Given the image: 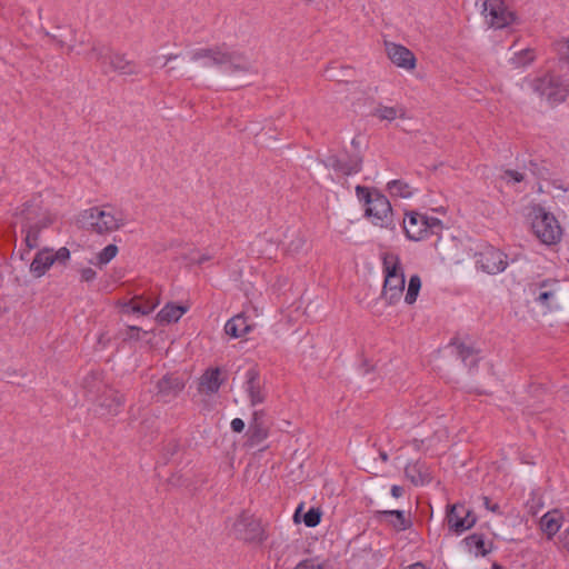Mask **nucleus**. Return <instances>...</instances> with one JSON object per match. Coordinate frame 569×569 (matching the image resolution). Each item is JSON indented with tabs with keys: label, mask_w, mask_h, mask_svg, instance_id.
<instances>
[{
	"label": "nucleus",
	"mask_w": 569,
	"mask_h": 569,
	"mask_svg": "<svg viewBox=\"0 0 569 569\" xmlns=\"http://www.w3.org/2000/svg\"><path fill=\"white\" fill-rule=\"evenodd\" d=\"M252 328L253 323H250L248 317L241 312L227 321L224 331L232 338H240L249 333Z\"/></svg>",
	"instance_id": "obj_23"
},
{
	"label": "nucleus",
	"mask_w": 569,
	"mask_h": 569,
	"mask_svg": "<svg viewBox=\"0 0 569 569\" xmlns=\"http://www.w3.org/2000/svg\"><path fill=\"white\" fill-rule=\"evenodd\" d=\"M306 243L305 237L298 232L297 237L288 243L287 250L291 253L299 252Z\"/></svg>",
	"instance_id": "obj_40"
},
{
	"label": "nucleus",
	"mask_w": 569,
	"mask_h": 569,
	"mask_svg": "<svg viewBox=\"0 0 569 569\" xmlns=\"http://www.w3.org/2000/svg\"><path fill=\"white\" fill-rule=\"evenodd\" d=\"M446 519L449 529L458 535L469 530L477 522L476 515L463 505L451 506L447 511Z\"/></svg>",
	"instance_id": "obj_13"
},
{
	"label": "nucleus",
	"mask_w": 569,
	"mask_h": 569,
	"mask_svg": "<svg viewBox=\"0 0 569 569\" xmlns=\"http://www.w3.org/2000/svg\"><path fill=\"white\" fill-rule=\"evenodd\" d=\"M23 207H24V208H23V210H22V212H21V213H22V214H26V219H27V220H30V217L28 216V211H29V209L31 208V204L26 203Z\"/></svg>",
	"instance_id": "obj_52"
},
{
	"label": "nucleus",
	"mask_w": 569,
	"mask_h": 569,
	"mask_svg": "<svg viewBox=\"0 0 569 569\" xmlns=\"http://www.w3.org/2000/svg\"><path fill=\"white\" fill-rule=\"evenodd\" d=\"M452 345L456 346L457 353H458L459 358L466 365H468L470 367L476 366L477 361L473 359L470 362H468V360L476 355V350L472 347L467 346L463 342H459L458 340H453Z\"/></svg>",
	"instance_id": "obj_34"
},
{
	"label": "nucleus",
	"mask_w": 569,
	"mask_h": 569,
	"mask_svg": "<svg viewBox=\"0 0 569 569\" xmlns=\"http://www.w3.org/2000/svg\"><path fill=\"white\" fill-rule=\"evenodd\" d=\"M385 47L388 58L397 67L406 70L416 68L417 59L411 50L405 46L388 41L385 42Z\"/></svg>",
	"instance_id": "obj_18"
},
{
	"label": "nucleus",
	"mask_w": 569,
	"mask_h": 569,
	"mask_svg": "<svg viewBox=\"0 0 569 569\" xmlns=\"http://www.w3.org/2000/svg\"><path fill=\"white\" fill-rule=\"evenodd\" d=\"M52 250L42 249L37 252L30 264V271L37 278L42 277L49 268L53 264Z\"/></svg>",
	"instance_id": "obj_26"
},
{
	"label": "nucleus",
	"mask_w": 569,
	"mask_h": 569,
	"mask_svg": "<svg viewBox=\"0 0 569 569\" xmlns=\"http://www.w3.org/2000/svg\"><path fill=\"white\" fill-rule=\"evenodd\" d=\"M46 226V223L40 224L38 222L23 226V231H26V243L28 248L33 249L38 246L39 233Z\"/></svg>",
	"instance_id": "obj_31"
},
{
	"label": "nucleus",
	"mask_w": 569,
	"mask_h": 569,
	"mask_svg": "<svg viewBox=\"0 0 569 569\" xmlns=\"http://www.w3.org/2000/svg\"><path fill=\"white\" fill-rule=\"evenodd\" d=\"M405 475L416 486L423 485L428 477L425 465L420 461L409 462L405 467Z\"/></svg>",
	"instance_id": "obj_30"
},
{
	"label": "nucleus",
	"mask_w": 569,
	"mask_h": 569,
	"mask_svg": "<svg viewBox=\"0 0 569 569\" xmlns=\"http://www.w3.org/2000/svg\"><path fill=\"white\" fill-rule=\"evenodd\" d=\"M536 59V53L533 49H525L518 52L513 58V63L517 67H526L533 62Z\"/></svg>",
	"instance_id": "obj_38"
},
{
	"label": "nucleus",
	"mask_w": 569,
	"mask_h": 569,
	"mask_svg": "<svg viewBox=\"0 0 569 569\" xmlns=\"http://www.w3.org/2000/svg\"><path fill=\"white\" fill-rule=\"evenodd\" d=\"M531 88L535 92L546 97L551 103L563 102L569 96V84L559 76L549 72L533 79L531 81Z\"/></svg>",
	"instance_id": "obj_8"
},
{
	"label": "nucleus",
	"mask_w": 569,
	"mask_h": 569,
	"mask_svg": "<svg viewBox=\"0 0 569 569\" xmlns=\"http://www.w3.org/2000/svg\"><path fill=\"white\" fill-rule=\"evenodd\" d=\"M187 307L173 303H167L157 315V320L161 325L177 322L186 312Z\"/></svg>",
	"instance_id": "obj_27"
},
{
	"label": "nucleus",
	"mask_w": 569,
	"mask_h": 569,
	"mask_svg": "<svg viewBox=\"0 0 569 569\" xmlns=\"http://www.w3.org/2000/svg\"><path fill=\"white\" fill-rule=\"evenodd\" d=\"M408 219H403L402 227L406 237L409 240L421 241L426 239L425 233V214L411 211L407 213Z\"/></svg>",
	"instance_id": "obj_19"
},
{
	"label": "nucleus",
	"mask_w": 569,
	"mask_h": 569,
	"mask_svg": "<svg viewBox=\"0 0 569 569\" xmlns=\"http://www.w3.org/2000/svg\"><path fill=\"white\" fill-rule=\"evenodd\" d=\"M184 387L186 380L180 373H166L156 383L154 397L157 401L167 403L177 398Z\"/></svg>",
	"instance_id": "obj_12"
},
{
	"label": "nucleus",
	"mask_w": 569,
	"mask_h": 569,
	"mask_svg": "<svg viewBox=\"0 0 569 569\" xmlns=\"http://www.w3.org/2000/svg\"><path fill=\"white\" fill-rule=\"evenodd\" d=\"M483 506L487 510L497 513L502 515V511L500 510V506L498 503H492L489 497H482Z\"/></svg>",
	"instance_id": "obj_45"
},
{
	"label": "nucleus",
	"mask_w": 569,
	"mask_h": 569,
	"mask_svg": "<svg viewBox=\"0 0 569 569\" xmlns=\"http://www.w3.org/2000/svg\"><path fill=\"white\" fill-rule=\"evenodd\" d=\"M552 46L559 60L566 62L569 66V38H562L558 41H555Z\"/></svg>",
	"instance_id": "obj_37"
},
{
	"label": "nucleus",
	"mask_w": 569,
	"mask_h": 569,
	"mask_svg": "<svg viewBox=\"0 0 569 569\" xmlns=\"http://www.w3.org/2000/svg\"><path fill=\"white\" fill-rule=\"evenodd\" d=\"M130 330H131V331H139V330H140V328H138V327H130Z\"/></svg>",
	"instance_id": "obj_57"
},
{
	"label": "nucleus",
	"mask_w": 569,
	"mask_h": 569,
	"mask_svg": "<svg viewBox=\"0 0 569 569\" xmlns=\"http://www.w3.org/2000/svg\"><path fill=\"white\" fill-rule=\"evenodd\" d=\"M83 389L86 391V397L88 400L93 401V399L101 393V391L108 386L102 378L101 372L91 371L83 379Z\"/></svg>",
	"instance_id": "obj_25"
},
{
	"label": "nucleus",
	"mask_w": 569,
	"mask_h": 569,
	"mask_svg": "<svg viewBox=\"0 0 569 569\" xmlns=\"http://www.w3.org/2000/svg\"><path fill=\"white\" fill-rule=\"evenodd\" d=\"M421 288V279L418 274H413L409 279V284L407 289V293L405 296V301L408 305H412L416 302L417 297L419 295Z\"/></svg>",
	"instance_id": "obj_33"
},
{
	"label": "nucleus",
	"mask_w": 569,
	"mask_h": 569,
	"mask_svg": "<svg viewBox=\"0 0 569 569\" xmlns=\"http://www.w3.org/2000/svg\"><path fill=\"white\" fill-rule=\"evenodd\" d=\"M376 519L388 523L396 531H405L412 526L410 517L402 510H379L376 511Z\"/></svg>",
	"instance_id": "obj_20"
},
{
	"label": "nucleus",
	"mask_w": 569,
	"mask_h": 569,
	"mask_svg": "<svg viewBox=\"0 0 569 569\" xmlns=\"http://www.w3.org/2000/svg\"><path fill=\"white\" fill-rule=\"evenodd\" d=\"M266 413L263 410H256L246 432L244 446L253 448L264 441L269 436V427L264 422Z\"/></svg>",
	"instance_id": "obj_15"
},
{
	"label": "nucleus",
	"mask_w": 569,
	"mask_h": 569,
	"mask_svg": "<svg viewBox=\"0 0 569 569\" xmlns=\"http://www.w3.org/2000/svg\"><path fill=\"white\" fill-rule=\"evenodd\" d=\"M234 528L239 537L246 542L262 543L268 537L261 520L247 512L239 516Z\"/></svg>",
	"instance_id": "obj_10"
},
{
	"label": "nucleus",
	"mask_w": 569,
	"mask_h": 569,
	"mask_svg": "<svg viewBox=\"0 0 569 569\" xmlns=\"http://www.w3.org/2000/svg\"><path fill=\"white\" fill-rule=\"evenodd\" d=\"M425 233H426V239L430 236V234H437L439 236L440 232L443 230V223L440 219L438 218H435V217H428L425 214Z\"/></svg>",
	"instance_id": "obj_36"
},
{
	"label": "nucleus",
	"mask_w": 569,
	"mask_h": 569,
	"mask_svg": "<svg viewBox=\"0 0 569 569\" xmlns=\"http://www.w3.org/2000/svg\"><path fill=\"white\" fill-rule=\"evenodd\" d=\"M560 516L557 510H552L543 515L540 519V528L550 539L560 529Z\"/></svg>",
	"instance_id": "obj_29"
},
{
	"label": "nucleus",
	"mask_w": 569,
	"mask_h": 569,
	"mask_svg": "<svg viewBox=\"0 0 569 569\" xmlns=\"http://www.w3.org/2000/svg\"><path fill=\"white\" fill-rule=\"evenodd\" d=\"M529 291L535 302L549 311L559 308L568 295L563 282L553 278L531 283Z\"/></svg>",
	"instance_id": "obj_6"
},
{
	"label": "nucleus",
	"mask_w": 569,
	"mask_h": 569,
	"mask_svg": "<svg viewBox=\"0 0 569 569\" xmlns=\"http://www.w3.org/2000/svg\"><path fill=\"white\" fill-rule=\"evenodd\" d=\"M402 493H403L402 487L396 486V485L391 487L392 497L400 498L402 496Z\"/></svg>",
	"instance_id": "obj_49"
},
{
	"label": "nucleus",
	"mask_w": 569,
	"mask_h": 569,
	"mask_svg": "<svg viewBox=\"0 0 569 569\" xmlns=\"http://www.w3.org/2000/svg\"><path fill=\"white\" fill-rule=\"evenodd\" d=\"M560 541L566 550L569 551V528H567L560 536Z\"/></svg>",
	"instance_id": "obj_48"
},
{
	"label": "nucleus",
	"mask_w": 569,
	"mask_h": 569,
	"mask_svg": "<svg viewBox=\"0 0 569 569\" xmlns=\"http://www.w3.org/2000/svg\"><path fill=\"white\" fill-rule=\"evenodd\" d=\"M385 281L381 299L392 306L400 301L405 290V273L398 254L386 252L382 256Z\"/></svg>",
	"instance_id": "obj_3"
},
{
	"label": "nucleus",
	"mask_w": 569,
	"mask_h": 569,
	"mask_svg": "<svg viewBox=\"0 0 569 569\" xmlns=\"http://www.w3.org/2000/svg\"><path fill=\"white\" fill-rule=\"evenodd\" d=\"M160 303L159 298L156 293H150L149 296H134L128 303L124 305L127 311L133 313L149 315L151 313Z\"/></svg>",
	"instance_id": "obj_21"
},
{
	"label": "nucleus",
	"mask_w": 569,
	"mask_h": 569,
	"mask_svg": "<svg viewBox=\"0 0 569 569\" xmlns=\"http://www.w3.org/2000/svg\"><path fill=\"white\" fill-rule=\"evenodd\" d=\"M107 208H111V206L104 204L84 210L80 216L82 227L98 234H108L123 227L124 219L122 214L116 216L107 211Z\"/></svg>",
	"instance_id": "obj_5"
},
{
	"label": "nucleus",
	"mask_w": 569,
	"mask_h": 569,
	"mask_svg": "<svg viewBox=\"0 0 569 569\" xmlns=\"http://www.w3.org/2000/svg\"><path fill=\"white\" fill-rule=\"evenodd\" d=\"M407 569H428L422 562H416L407 567Z\"/></svg>",
	"instance_id": "obj_51"
},
{
	"label": "nucleus",
	"mask_w": 569,
	"mask_h": 569,
	"mask_svg": "<svg viewBox=\"0 0 569 569\" xmlns=\"http://www.w3.org/2000/svg\"><path fill=\"white\" fill-rule=\"evenodd\" d=\"M119 249L116 244L111 243L104 247L97 256V264L102 267L109 263L118 253Z\"/></svg>",
	"instance_id": "obj_35"
},
{
	"label": "nucleus",
	"mask_w": 569,
	"mask_h": 569,
	"mask_svg": "<svg viewBox=\"0 0 569 569\" xmlns=\"http://www.w3.org/2000/svg\"><path fill=\"white\" fill-rule=\"evenodd\" d=\"M52 258H53V262L57 261L59 263L66 264V262L70 258V251L68 248L61 247L56 252L52 251Z\"/></svg>",
	"instance_id": "obj_41"
},
{
	"label": "nucleus",
	"mask_w": 569,
	"mask_h": 569,
	"mask_svg": "<svg viewBox=\"0 0 569 569\" xmlns=\"http://www.w3.org/2000/svg\"><path fill=\"white\" fill-rule=\"evenodd\" d=\"M89 54L96 59L106 74L117 72L121 76H138L140 73L138 62L129 59L126 53L113 51L103 44L93 43Z\"/></svg>",
	"instance_id": "obj_4"
},
{
	"label": "nucleus",
	"mask_w": 569,
	"mask_h": 569,
	"mask_svg": "<svg viewBox=\"0 0 569 569\" xmlns=\"http://www.w3.org/2000/svg\"><path fill=\"white\" fill-rule=\"evenodd\" d=\"M210 60L212 66H228L230 72H250L251 63L243 51L230 50L226 43L200 48L191 52V60Z\"/></svg>",
	"instance_id": "obj_2"
},
{
	"label": "nucleus",
	"mask_w": 569,
	"mask_h": 569,
	"mask_svg": "<svg viewBox=\"0 0 569 569\" xmlns=\"http://www.w3.org/2000/svg\"><path fill=\"white\" fill-rule=\"evenodd\" d=\"M321 511L317 508H311L310 510H308L303 517V522L307 527H316L320 523L321 521Z\"/></svg>",
	"instance_id": "obj_39"
},
{
	"label": "nucleus",
	"mask_w": 569,
	"mask_h": 569,
	"mask_svg": "<svg viewBox=\"0 0 569 569\" xmlns=\"http://www.w3.org/2000/svg\"><path fill=\"white\" fill-rule=\"evenodd\" d=\"M387 188L392 196L409 198L412 196V188L402 180H392L388 182Z\"/></svg>",
	"instance_id": "obj_32"
},
{
	"label": "nucleus",
	"mask_w": 569,
	"mask_h": 569,
	"mask_svg": "<svg viewBox=\"0 0 569 569\" xmlns=\"http://www.w3.org/2000/svg\"><path fill=\"white\" fill-rule=\"evenodd\" d=\"M483 14L488 24L496 29H502L516 20V13L508 8L503 0H486Z\"/></svg>",
	"instance_id": "obj_11"
},
{
	"label": "nucleus",
	"mask_w": 569,
	"mask_h": 569,
	"mask_svg": "<svg viewBox=\"0 0 569 569\" xmlns=\"http://www.w3.org/2000/svg\"><path fill=\"white\" fill-rule=\"evenodd\" d=\"M295 569H323V567L319 563H317V561L315 559H305L302 561H300L296 567Z\"/></svg>",
	"instance_id": "obj_43"
},
{
	"label": "nucleus",
	"mask_w": 569,
	"mask_h": 569,
	"mask_svg": "<svg viewBox=\"0 0 569 569\" xmlns=\"http://www.w3.org/2000/svg\"><path fill=\"white\" fill-rule=\"evenodd\" d=\"M351 144L353 148L359 149V141L356 138L352 139Z\"/></svg>",
	"instance_id": "obj_55"
},
{
	"label": "nucleus",
	"mask_w": 569,
	"mask_h": 569,
	"mask_svg": "<svg viewBox=\"0 0 569 569\" xmlns=\"http://www.w3.org/2000/svg\"><path fill=\"white\" fill-rule=\"evenodd\" d=\"M180 449L179 441L176 439H172L166 443L163 447L164 455L169 458L174 456Z\"/></svg>",
	"instance_id": "obj_42"
},
{
	"label": "nucleus",
	"mask_w": 569,
	"mask_h": 569,
	"mask_svg": "<svg viewBox=\"0 0 569 569\" xmlns=\"http://www.w3.org/2000/svg\"><path fill=\"white\" fill-rule=\"evenodd\" d=\"M477 266L487 273L496 274L503 271L507 267V256L491 246L486 247L477 253Z\"/></svg>",
	"instance_id": "obj_14"
},
{
	"label": "nucleus",
	"mask_w": 569,
	"mask_h": 569,
	"mask_svg": "<svg viewBox=\"0 0 569 569\" xmlns=\"http://www.w3.org/2000/svg\"><path fill=\"white\" fill-rule=\"evenodd\" d=\"M372 116L378 118L379 120H387L392 121L396 118L400 119H407V110L403 106H396V107H388L379 104L375 111L372 112Z\"/></svg>",
	"instance_id": "obj_28"
},
{
	"label": "nucleus",
	"mask_w": 569,
	"mask_h": 569,
	"mask_svg": "<svg viewBox=\"0 0 569 569\" xmlns=\"http://www.w3.org/2000/svg\"><path fill=\"white\" fill-rule=\"evenodd\" d=\"M244 389L249 398L250 406L256 407L261 405L267 399V391L264 383L260 379V373L257 368H250L246 373Z\"/></svg>",
	"instance_id": "obj_17"
},
{
	"label": "nucleus",
	"mask_w": 569,
	"mask_h": 569,
	"mask_svg": "<svg viewBox=\"0 0 569 569\" xmlns=\"http://www.w3.org/2000/svg\"><path fill=\"white\" fill-rule=\"evenodd\" d=\"M356 194L365 203V216L372 224L395 230L392 207L385 194L365 186H357Z\"/></svg>",
	"instance_id": "obj_1"
},
{
	"label": "nucleus",
	"mask_w": 569,
	"mask_h": 569,
	"mask_svg": "<svg viewBox=\"0 0 569 569\" xmlns=\"http://www.w3.org/2000/svg\"><path fill=\"white\" fill-rule=\"evenodd\" d=\"M124 396L110 386H107L92 402H94L102 413L116 416L124 405Z\"/></svg>",
	"instance_id": "obj_16"
},
{
	"label": "nucleus",
	"mask_w": 569,
	"mask_h": 569,
	"mask_svg": "<svg viewBox=\"0 0 569 569\" xmlns=\"http://www.w3.org/2000/svg\"><path fill=\"white\" fill-rule=\"evenodd\" d=\"M230 426H231L232 431L237 432V433L242 432L246 427L244 421L240 418L232 419Z\"/></svg>",
	"instance_id": "obj_47"
},
{
	"label": "nucleus",
	"mask_w": 569,
	"mask_h": 569,
	"mask_svg": "<svg viewBox=\"0 0 569 569\" xmlns=\"http://www.w3.org/2000/svg\"><path fill=\"white\" fill-rule=\"evenodd\" d=\"M97 272L92 268H83L80 271V278L82 282H91L96 279Z\"/></svg>",
	"instance_id": "obj_44"
},
{
	"label": "nucleus",
	"mask_w": 569,
	"mask_h": 569,
	"mask_svg": "<svg viewBox=\"0 0 569 569\" xmlns=\"http://www.w3.org/2000/svg\"><path fill=\"white\" fill-rule=\"evenodd\" d=\"M322 162L326 168L333 170L338 176L348 177L361 171L363 157L359 150L352 154L343 151L340 154H329Z\"/></svg>",
	"instance_id": "obj_9"
},
{
	"label": "nucleus",
	"mask_w": 569,
	"mask_h": 569,
	"mask_svg": "<svg viewBox=\"0 0 569 569\" xmlns=\"http://www.w3.org/2000/svg\"><path fill=\"white\" fill-rule=\"evenodd\" d=\"M503 177L508 178L515 182H521L525 179L523 173H521L517 170H511V169L506 170Z\"/></svg>",
	"instance_id": "obj_46"
},
{
	"label": "nucleus",
	"mask_w": 569,
	"mask_h": 569,
	"mask_svg": "<svg viewBox=\"0 0 569 569\" xmlns=\"http://www.w3.org/2000/svg\"><path fill=\"white\" fill-rule=\"evenodd\" d=\"M468 550L473 552L476 557H485L491 552L493 548L492 541H486L483 533L475 532L463 539Z\"/></svg>",
	"instance_id": "obj_24"
},
{
	"label": "nucleus",
	"mask_w": 569,
	"mask_h": 569,
	"mask_svg": "<svg viewBox=\"0 0 569 569\" xmlns=\"http://www.w3.org/2000/svg\"><path fill=\"white\" fill-rule=\"evenodd\" d=\"M210 259H211V257H210V256H208V254H202V256H200V257L196 260V263H197V264H202V263H204L206 261H209Z\"/></svg>",
	"instance_id": "obj_50"
},
{
	"label": "nucleus",
	"mask_w": 569,
	"mask_h": 569,
	"mask_svg": "<svg viewBox=\"0 0 569 569\" xmlns=\"http://www.w3.org/2000/svg\"><path fill=\"white\" fill-rule=\"evenodd\" d=\"M380 456H381V458H382V460H383V461H386V460L388 459V456H387V453H386V452H381V455H380Z\"/></svg>",
	"instance_id": "obj_56"
},
{
	"label": "nucleus",
	"mask_w": 569,
	"mask_h": 569,
	"mask_svg": "<svg viewBox=\"0 0 569 569\" xmlns=\"http://www.w3.org/2000/svg\"><path fill=\"white\" fill-rule=\"evenodd\" d=\"M177 57H178L177 54H172V53H171V54H168V56L166 57V63H164V64H167L169 61H171V60L176 59Z\"/></svg>",
	"instance_id": "obj_54"
},
{
	"label": "nucleus",
	"mask_w": 569,
	"mask_h": 569,
	"mask_svg": "<svg viewBox=\"0 0 569 569\" xmlns=\"http://www.w3.org/2000/svg\"><path fill=\"white\" fill-rule=\"evenodd\" d=\"M221 371L219 368H209L199 378L198 391L204 395H213L219 391L223 383L220 378Z\"/></svg>",
	"instance_id": "obj_22"
},
{
	"label": "nucleus",
	"mask_w": 569,
	"mask_h": 569,
	"mask_svg": "<svg viewBox=\"0 0 569 569\" xmlns=\"http://www.w3.org/2000/svg\"><path fill=\"white\" fill-rule=\"evenodd\" d=\"M51 39H52V41H53L57 46H59L60 48H63L64 42H63L62 40L57 39V37H56V36H52V37H51Z\"/></svg>",
	"instance_id": "obj_53"
},
{
	"label": "nucleus",
	"mask_w": 569,
	"mask_h": 569,
	"mask_svg": "<svg viewBox=\"0 0 569 569\" xmlns=\"http://www.w3.org/2000/svg\"><path fill=\"white\" fill-rule=\"evenodd\" d=\"M531 229L535 236L543 244H556L561 240L562 229L557 218L539 208L531 223Z\"/></svg>",
	"instance_id": "obj_7"
}]
</instances>
